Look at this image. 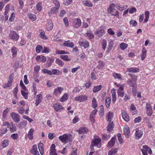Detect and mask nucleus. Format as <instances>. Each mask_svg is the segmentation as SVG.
I'll use <instances>...</instances> for the list:
<instances>
[{
	"label": "nucleus",
	"mask_w": 155,
	"mask_h": 155,
	"mask_svg": "<svg viewBox=\"0 0 155 155\" xmlns=\"http://www.w3.org/2000/svg\"><path fill=\"white\" fill-rule=\"evenodd\" d=\"M118 149L117 148H115L111 149L109 152L108 155H112L114 154L117 153L118 151Z\"/></svg>",
	"instance_id": "nucleus-43"
},
{
	"label": "nucleus",
	"mask_w": 155,
	"mask_h": 155,
	"mask_svg": "<svg viewBox=\"0 0 155 155\" xmlns=\"http://www.w3.org/2000/svg\"><path fill=\"white\" fill-rule=\"evenodd\" d=\"M121 114L122 116L123 119L126 122H128L129 121V117L125 110H122L121 111Z\"/></svg>",
	"instance_id": "nucleus-22"
},
{
	"label": "nucleus",
	"mask_w": 155,
	"mask_h": 155,
	"mask_svg": "<svg viewBox=\"0 0 155 155\" xmlns=\"http://www.w3.org/2000/svg\"><path fill=\"white\" fill-rule=\"evenodd\" d=\"M116 5L117 8L120 11H123L124 8L126 9L127 7V5H125L124 6H122L121 5H120V4L119 3H117Z\"/></svg>",
	"instance_id": "nucleus-34"
},
{
	"label": "nucleus",
	"mask_w": 155,
	"mask_h": 155,
	"mask_svg": "<svg viewBox=\"0 0 155 155\" xmlns=\"http://www.w3.org/2000/svg\"><path fill=\"white\" fill-rule=\"evenodd\" d=\"M101 139L99 137H95L91 142L92 145L91 147H93L94 146H96L98 148H101Z\"/></svg>",
	"instance_id": "nucleus-3"
},
{
	"label": "nucleus",
	"mask_w": 155,
	"mask_h": 155,
	"mask_svg": "<svg viewBox=\"0 0 155 155\" xmlns=\"http://www.w3.org/2000/svg\"><path fill=\"white\" fill-rule=\"evenodd\" d=\"M9 144V140H4L2 142L1 146L3 148L6 147Z\"/></svg>",
	"instance_id": "nucleus-36"
},
{
	"label": "nucleus",
	"mask_w": 155,
	"mask_h": 155,
	"mask_svg": "<svg viewBox=\"0 0 155 155\" xmlns=\"http://www.w3.org/2000/svg\"><path fill=\"white\" fill-rule=\"evenodd\" d=\"M107 120L108 122L111 121L113 117V113L112 112L109 111L107 115Z\"/></svg>",
	"instance_id": "nucleus-28"
},
{
	"label": "nucleus",
	"mask_w": 155,
	"mask_h": 155,
	"mask_svg": "<svg viewBox=\"0 0 155 155\" xmlns=\"http://www.w3.org/2000/svg\"><path fill=\"white\" fill-rule=\"evenodd\" d=\"M55 63L61 67L64 64L63 62L59 58H57L56 59Z\"/></svg>",
	"instance_id": "nucleus-50"
},
{
	"label": "nucleus",
	"mask_w": 155,
	"mask_h": 155,
	"mask_svg": "<svg viewBox=\"0 0 155 155\" xmlns=\"http://www.w3.org/2000/svg\"><path fill=\"white\" fill-rule=\"evenodd\" d=\"M31 153L34 155H40L38 151V150L37 146L34 145L31 150Z\"/></svg>",
	"instance_id": "nucleus-15"
},
{
	"label": "nucleus",
	"mask_w": 155,
	"mask_h": 155,
	"mask_svg": "<svg viewBox=\"0 0 155 155\" xmlns=\"http://www.w3.org/2000/svg\"><path fill=\"white\" fill-rule=\"evenodd\" d=\"M117 136L119 143L121 144H122L123 143V141L121 136V134H117Z\"/></svg>",
	"instance_id": "nucleus-60"
},
{
	"label": "nucleus",
	"mask_w": 155,
	"mask_h": 155,
	"mask_svg": "<svg viewBox=\"0 0 155 155\" xmlns=\"http://www.w3.org/2000/svg\"><path fill=\"white\" fill-rule=\"evenodd\" d=\"M9 110L8 108H6L3 112L2 113V117L4 119H6L7 118V114Z\"/></svg>",
	"instance_id": "nucleus-49"
},
{
	"label": "nucleus",
	"mask_w": 155,
	"mask_h": 155,
	"mask_svg": "<svg viewBox=\"0 0 155 155\" xmlns=\"http://www.w3.org/2000/svg\"><path fill=\"white\" fill-rule=\"evenodd\" d=\"M27 121L25 120L21 121L18 124L19 127L21 128L24 127L27 125Z\"/></svg>",
	"instance_id": "nucleus-37"
},
{
	"label": "nucleus",
	"mask_w": 155,
	"mask_h": 155,
	"mask_svg": "<svg viewBox=\"0 0 155 155\" xmlns=\"http://www.w3.org/2000/svg\"><path fill=\"white\" fill-rule=\"evenodd\" d=\"M130 24V25H132L133 26H135L137 24V22L136 20L131 19L129 22Z\"/></svg>",
	"instance_id": "nucleus-62"
},
{
	"label": "nucleus",
	"mask_w": 155,
	"mask_h": 155,
	"mask_svg": "<svg viewBox=\"0 0 155 155\" xmlns=\"http://www.w3.org/2000/svg\"><path fill=\"white\" fill-rule=\"evenodd\" d=\"M113 76L115 79H120L121 78V75L119 74L114 73L113 74Z\"/></svg>",
	"instance_id": "nucleus-59"
},
{
	"label": "nucleus",
	"mask_w": 155,
	"mask_h": 155,
	"mask_svg": "<svg viewBox=\"0 0 155 155\" xmlns=\"http://www.w3.org/2000/svg\"><path fill=\"white\" fill-rule=\"evenodd\" d=\"M50 155H57L56 153L55 146L54 144L51 145L50 148Z\"/></svg>",
	"instance_id": "nucleus-20"
},
{
	"label": "nucleus",
	"mask_w": 155,
	"mask_h": 155,
	"mask_svg": "<svg viewBox=\"0 0 155 155\" xmlns=\"http://www.w3.org/2000/svg\"><path fill=\"white\" fill-rule=\"evenodd\" d=\"M114 43L113 41H111L108 43L107 47V52H109L112 49Z\"/></svg>",
	"instance_id": "nucleus-42"
},
{
	"label": "nucleus",
	"mask_w": 155,
	"mask_h": 155,
	"mask_svg": "<svg viewBox=\"0 0 155 155\" xmlns=\"http://www.w3.org/2000/svg\"><path fill=\"white\" fill-rule=\"evenodd\" d=\"M81 24V20L79 18H74L73 20V26L76 28L80 27Z\"/></svg>",
	"instance_id": "nucleus-6"
},
{
	"label": "nucleus",
	"mask_w": 155,
	"mask_h": 155,
	"mask_svg": "<svg viewBox=\"0 0 155 155\" xmlns=\"http://www.w3.org/2000/svg\"><path fill=\"white\" fill-rule=\"evenodd\" d=\"M42 46L40 45H37L35 48V51L38 53H39L42 50Z\"/></svg>",
	"instance_id": "nucleus-47"
},
{
	"label": "nucleus",
	"mask_w": 155,
	"mask_h": 155,
	"mask_svg": "<svg viewBox=\"0 0 155 155\" xmlns=\"http://www.w3.org/2000/svg\"><path fill=\"white\" fill-rule=\"evenodd\" d=\"M128 45L127 44L124 42L121 43L120 45V47L122 50H124L127 48Z\"/></svg>",
	"instance_id": "nucleus-48"
},
{
	"label": "nucleus",
	"mask_w": 155,
	"mask_h": 155,
	"mask_svg": "<svg viewBox=\"0 0 155 155\" xmlns=\"http://www.w3.org/2000/svg\"><path fill=\"white\" fill-rule=\"evenodd\" d=\"M79 45L81 47H84V48H87L89 46V42L87 41H79Z\"/></svg>",
	"instance_id": "nucleus-14"
},
{
	"label": "nucleus",
	"mask_w": 155,
	"mask_h": 155,
	"mask_svg": "<svg viewBox=\"0 0 155 155\" xmlns=\"http://www.w3.org/2000/svg\"><path fill=\"white\" fill-rule=\"evenodd\" d=\"M97 106L98 104L95 98L94 97L92 100V106L94 108H95L97 107Z\"/></svg>",
	"instance_id": "nucleus-40"
},
{
	"label": "nucleus",
	"mask_w": 155,
	"mask_h": 155,
	"mask_svg": "<svg viewBox=\"0 0 155 155\" xmlns=\"http://www.w3.org/2000/svg\"><path fill=\"white\" fill-rule=\"evenodd\" d=\"M71 135L69 134H64L59 137V139L62 143H65L71 141L70 139Z\"/></svg>",
	"instance_id": "nucleus-1"
},
{
	"label": "nucleus",
	"mask_w": 155,
	"mask_h": 155,
	"mask_svg": "<svg viewBox=\"0 0 155 155\" xmlns=\"http://www.w3.org/2000/svg\"><path fill=\"white\" fill-rule=\"evenodd\" d=\"M7 128L9 129V131L11 132H15L17 130L16 125L12 126H8Z\"/></svg>",
	"instance_id": "nucleus-44"
},
{
	"label": "nucleus",
	"mask_w": 155,
	"mask_h": 155,
	"mask_svg": "<svg viewBox=\"0 0 155 155\" xmlns=\"http://www.w3.org/2000/svg\"><path fill=\"white\" fill-rule=\"evenodd\" d=\"M124 134L126 138H128L130 136L129 128L127 125H125L124 128Z\"/></svg>",
	"instance_id": "nucleus-13"
},
{
	"label": "nucleus",
	"mask_w": 155,
	"mask_h": 155,
	"mask_svg": "<svg viewBox=\"0 0 155 155\" xmlns=\"http://www.w3.org/2000/svg\"><path fill=\"white\" fill-rule=\"evenodd\" d=\"M107 45V42L106 40L103 39L102 42V48L104 50H105L106 48Z\"/></svg>",
	"instance_id": "nucleus-57"
},
{
	"label": "nucleus",
	"mask_w": 155,
	"mask_h": 155,
	"mask_svg": "<svg viewBox=\"0 0 155 155\" xmlns=\"http://www.w3.org/2000/svg\"><path fill=\"white\" fill-rule=\"evenodd\" d=\"M60 58L65 61H69L71 60L70 58H68V56L66 55H61Z\"/></svg>",
	"instance_id": "nucleus-39"
},
{
	"label": "nucleus",
	"mask_w": 155,
	"mask_h": 155,
	"mask_svg": "<svg viewBox=\"0 0 155 155\" xmlns=\"http://www.w3.org/2000/svg\"><path fill=\"white\" fill-rule=\"evenodd\" d=\"M113 123L112 121H110L109 122L107 126V130L109 132H111L113 129Z\"/></svg>",
	"instance_id": "nucleus-31"
},
{
	"label": "nucleus",
	"mask_w": 155,
	"mask_h": 155,
	"mask_svg": "<svg viewBox=\"0 0 155 155\" xmlns=\"http://www.w3.org/2000/svg\"><path fill=\"white\" fill-rule=\"evenodd\" d=\"M7 129L6 127L2 128L0 130V135L5 134L7 132Z\"/></svg>",
	"instance_id": "nucleus-55"
},
{
	"label": "nucleus",
	"mask_w": 155,
	"mask_h": 155,
	"mask_svg": "<svg viewBox=\"0 0 155 155\" xmlns=\"http://www.w3.org/2000/svg\"><path fill=\"white\" fill-rule=\"evenodd\" d=\"M143 135V132L141 130H139L138 129H136L135 134V138L136 140H139L142 137Z\"/></svg>",
	"instance_id": "nucleus-8"
},
{
	"label": "nucleus",
	"mask_w": 155,
	"mask_h": 155,
	"mask_svg": "<svg viewBox=\"0 0 155 155\" xmlns=\"http://www.w3.org/2000/svg\"><path fill=\"white\" fill-rule=\"evenodd\" d=\"M38 148L41 155H43L44 154L43 144L42 143H39L38 145Z\"/></svg>",
	"instance_id": "nucleus-27"
},
{
	"label": "nucleus",
	"mask_w": 155,
	"mask_h": 155,
	"mask_svg": "<svg viewBox=\"0 0 155 155\" xmlns=\"http://www.w3.org/2000/svg\"><path fill=\"white\" fill-rule=\"evenodd\" d=\"M18 51L17 48L14 46L11 48V52L12 53V56L13 58H15L16 56Z\"/></svg>",
	"instance_id": "nucleus-23"
},
{
	"label": "nucleus",
	"mask_w": 155,
	"mask_h": 155,
	"mask_svg": "<svg viewBox=\"0 0 155 155\" xmlns=\"http://www.w3.org/2000/svg\"><path fill=\"white\" fill-rule=\"evenodd\" d=\"M115 5L114 3H112L110 5L109 7L107 8V11L108 13L109 14L115 9Z\"/></svg>",
	"instance_id": "nucleus-25"
},
{
	"label": "nucleus",
	"mask_w": 155,
	"mask_h": 155,
	"mask_svg": "<svg viewBox=\"0 0 155 155\" xmlns=\"http://www.w3.org/2000/svg\"><path fill=\"white\" fill-rule=\"evenodd\" d=\"M139 68H130L128 71L130 72L136 73L139 71Z\"/></svg>",
	"instance_id": "nucleus-61"
},
{
	"label": "nucleus",
	"mask_w": 155,
	"mask_h": 155,
	"mask_svg": "<svg viewBox=\"0 0 155 155\" xmlns=\"http://www.w3.org/2000/svg\"><path fill=\"white\" fill-rule=\"evenodd\" d=\"M63 90V88L61 87H58L55 88L53 92V94L56 96L60 95Z\"/></svg>",
	"instance_id": "nucleus-9"
},
{
	"label": "nucleus",
	"mask_w": 155,
	"mask_h": 155,
	"mask_svg": "<svg viewBox=\"0 0 155 155\" xmlns=\"http://www.w3.org/2000/svg\"><path fill=\"white\" fill-rule=\"evenodd\" d=\"M87 99V97L86 95H81L76 97L75 98L76 101L79 102H83Z\"/></svg>",
	"instance_id": "nucleus-7"
},
{
	"label": "nucleus",
	"mask_w": 155,
	"mask_h": 155,
	"mask_svg": "<svg viewBox=\"0 0 155 155\" xmlns=\"http://www.w3.org/2000/svg\"><path fill=\"white\" fill-rule=\"evenodd\" d=\"M136 109V108L135 106L133 104H131L130 107V110H131L134 111V112H133V114H135L137 113V111Z\"/></svg>",
	"instance_id": "nucleus-45"
},
{
	"label": "nucleus",
	"mask_w": 155,
	"mask_h": 155,
	"mask_svg": "<svg viewBox=\"0 0 155 155\" xmlns=\"http://www.w3.org/2000/svg\"><path fill=\"white\" fill-rule=\"evenodd\" d=\"M34 130L33 129H31L28 132V137L30 140H31L33 138V133Z\"/></svg>",
	"instance_id": "nucleus-30"
},
{
	"label": "nucleus",
	"mask_w": 155,
	"mask_h": 155,
	"mask_svg": "<svg viewBox=\"0 0 155 155\" xmlns=\"http://www.w3.org/2000/svg\"><path fill=\"white\" fill-rule=\"evenodd\" d=\"M110 135L104 134L102 136V138L103 140H107L110 138Z\"/></svg>",
	"instance_id": "nucleus-52"
},
{
	"label": "nucleus",
	"mask_w": 155,
	"mask_h": 155,
	"mask_svg": "<svg viewBox=\"0 0 155 155\" xmlns=\"http://www.w3.org/2000/svg\"><path fill=\"white\" fill-rule=\"evenodd\" d=\"M53 27V23L51 20L48 21L46 28L47 30L50 31L52 30Z\"/></svg>",
	"instance_id": "nucleus-19"
},
{
	"label": "nucleus",
	"mask_w": 155,
	"mask_h": 155,
	"mask_svg": "<svg viewBox=\"0 0 155 155\" xmlns=\"http://www.w3.org/2000/svg\"><path fill=\"white\" fill-rule=\"evenodd\" d=\"M42 100V97L41 94H39L37 95L35 103L36 106H38L40 104Z\"/></svg>",
	"instance_id": "nucleus-18"
},
{
	"label": "nucleus",
	"mask_w": 155,
	"mask_h": 155,
	"mask_svg": "<svg viewBox=\"0 0 155 155\" xmlns=\"http://www.w3.org/2000/svg\"><path fill=\"white\" fill-rule=\"evenodd\" d=\"M24 91L21 90V94L25 99H27L28 98V94Z\"/></svg>",
	"instance_id": "nucleus-63"
},
{
	"label": "nucleus",
	"mask_w": 155,
	"mask_h": 155,
	"mask_svg": "<svg viewBox=\"0 0 155 155\" xmlns=\"http://www.w3.org/2000/svg\"><path fill=\"white\" fill-rule=\"evenodd\" d=\"M28 15L29 18L32 20V21L35 20L37 19L36 16L35 14L31 13H29L28 14Z\"/></svg>",
	"instance_id": "nucleus-32"
},
{
	"label": "nucleus",
	"mask_w": 155,
	"mask_h": 155,
	"mask_svg": "<svg viewBox=\"0 0 155 155\" xmlns=\"http://www.w3.org/2000/svg\"><path fill=\"white\" fill-rule=\"evenodd\" d=\"M63 45L64 46L70 47L71 48H73L74 46V44L70 40L65 41Z\"/></svg>",
	"instance_id": "nucleus-16"
},
{
	"label": "nucleus",
	"mask_w": 155,
	"mask_h": 155,
	"mask_svg": "<svg viewBox=\"0 0 155 155\" xmlns=\"http://www.w3.org/2000/svg\"><path fill=\"white\" fill-rule=\"evenodd\" d=\"M143 148L141 149V150L143 155H148L147 151L150 149V148L148 147L147 145H144L142 146Z\"/></svg>",
	"instance_id": "nucleus-21"
},
{
	"label": "nucleus",
	"mask_w": 155,
	"mask_h": 155,
	"mask_svg": "<svg viewBox=\"0 0 155 155\" xmlns=\"http://www.w3.org/2000/svg\"><path fill=\"white\" fill-rule=\"evenodd\" d=\"M15 13L13 12L11 14V16L9 18V21L10 22H13L14 21L15 18Z\"/></svg>",
	"instance_id": "nucleus-56"
},
{
	"label": "nucleus",
	"mask_w": 155,
	"mask_h": 155,
	"mask_svg": "<svg viewBox=\"0 0 155 155\" xmlns=\"http://www.w3.org/2000/svg\"><path fill=\"white\" fill-rule=\"evenodd\" d=\"M105 102L106 107L107 108H109L111 102V98L110 97H106Z\"/></svg>",
	"instance_id": "nucleus-26"
},
{
	"label": "nucleus",
	"mask_w": 155,
	"mask_h": 155,
	"mask_svg": "<svg viewBox=\"0 0 155 155\" xmlns=\"http://www.w3.org/2000/svg\"><path fill=\"white\" fill-rule=\"evenodd\" d=\"M85 36L88 37L89 39H92L94 37L93 34L91 32L88 33L87 32V33L85 34Z\"/></svg>",
	"instance_id": "nucleus-54"
},
{
	"label": "nucleus",
	"mask_w": 155,
	"mask_h": 155,
	"mask_svg": "<svg viewBox=\"0 0 155 155\" xmlns=\"http://www.w3.org/2000/svg\"><path fill=\"white\" fill-rule=\"evenodd\" d=\"M39 36L40 37L43 39L46 40L47 39V38L45 36V33L44 32H41L39 34Z\"/></svg>",
	"instance_id": "nucleus-58"
},
{
	"label": "nucleus",
	"mask_w": 155,
	"mask_h": 155,
	"mask_svg": "<svg viewBox=\"0 0 155 155\" xmlns=\"http://www.w3.org/2000/svg\"><path fill=\"white\" fill-rule=\"evenodd\" d=\"M88 129L85 127H81L77 131L79 134H86L88 131Z\"/></svg>",
	"instance_id": "nucleus-17"
},
{
	"label": "nucleus",
	"mask_w": 155,
	"mask_h": 155,
	"mask_svg": "<svg viewBox=\"0 0 155 155\" xmlns=\"http://www.w3.org/2000/svg\"><path fill=\"white\" fill-rule=\"evenodd\" d=\"M111 15L114 16H118V17L119 16V12L117 11L116 9H114L111 12L109 13Z\"/></svg>",
	"instance_id": "nucleus-51"
},
{
	"label": "nucleus",
	"mask_w": 155,
	"mask_h": 155,
	"mask_svg": "<svg viewBox=\"0 0 155 155\" xmlns=\"http://www.w3.org/2000/svg\"><path fill=\"white\" fill-rule=\"evenodd\" d=\"M147 51L144 48H143L141 54V59L142 60H143L146 57Z\"/></svg>",
	"instance_id": "nucleus-33"
},
{
	"label": "nucleus",
	"mask_w": 155,
	"mask_h": 155,
	"mask_svg": "<svg viewBox=\"0 0 155 155\" xmlns=\"http://www.w3.org/2000/svg\"><path fill=\"white\" fill-rule=\"evenodd\" d=\"M102 86L101 85H100L99 86H94L93 89V91L94 93H96L100 91Z\"/></svg>",
	"instance_id": "nucleus-38"
},
{
	"label": "nucleus",
	"mask_w": 155,
	"mask_h": 155,
	"mask_svg": "<svg viewBox=\"0 0 155 155\" xmlns=\"http://www.w3.org/2000/svg\"><path fill=\"white\" fill-rule=\"evenodd\" d=\"M68 96L67 94H65L61 98L60 101L61 102L66 101L68 99Z\"/></svg>",
	"instance_id": "nucleus-41"
},
{
	"label": "nucleus",
	"mask_w": 155,
	"mask_h": 155,
	"mask_svg": "<svg viewBox=\"0 0 155 155\" xmlns=\"http://www.w3.org/2000/svg\"><path fill=\"white\" fill-rule=\"evenodd\" d=\"M9 38L15 41H17L19 39V36L15 31L11 30L8 35Z\"/></svg>",
	"instance_id": "nucleus-4"
},
{
	"label": "nucleus",
	"mask_w": 155,
	"mask_h": 155,
	"mask_svg": "<svg viewBox=\"0 0 155 155\" xmlns=\"http://www.w3.org/2000/svg\"><path fill=\"white\" fill-rule=\"evenodd\" d=\"M45 73H47L51 75L52 74H57V70L56 69H53L52 71H49L46 69H43L42 70Z\"/></svg>",
	"instance_id": "nucleus-24"
},
{
	"label": "nucleus",
	"mask_w": 155,
	"mask_h": 155,
	"mask_svg": "<svg viewBox=\"0 0 155 155\" xmlns=\"http://www.w3.org/2000/svg\"><path fill=\"white\" fill-rule=\"evenodd\" d=\"M53 61L54 60L52 59H49L46 64V67H50L51 66V63L53 62Z\"/></svg>",
	"instance_id": "nucleus-64"
},
{
	"label": "nucleus",
	"mask_w": 155,
	"mask_h": 155,
	"mask_svg": "<svg viewBox=\"0 0 155 155\" xmlns=\"http://www.w3.org/2000/svg\"><path fill=\"white\" fill-rule=\"evenodd\" d=\"M116 139V137L115 136L111 138L110 140L107 143V147L108 148H111L114 145Z\"/></svg>",
	"instance_id": "nucleus-12"
},
{
	"label": "nucleus",
	"mask_w": 155,
	"mask_h": 155,
	"mask_svg": "<svg viewBox=\"0 0 155 155\" xmlns=\"http://www.w3.org/2000/svg\"><path fill=\"white\" fill-rule=\"evenodd\" d=\"M128 74L131 77V78L128 80L127 81L128 84L130 86L133 87H136L137 77L135 76H133L130 73H129Z\"/></svg>",
	"instance_id": "nucleus-2"
},
{
	"label": "nucleus",
	"mask_w": 155,
	"mask_h": 155,
	"mask_svg": "<svg viewBox=\"0 0 155 155\" xmlns=\"http://www.w3.org/2000/svg\"><path fill=\"white\" fill-rule=\"evenodd\" d=\"M59 8L56 7H52L50 12H49L48 13L50 14H56L58 11V9Z\"/></svg>",
	"instance_id": "nucleus-35"
},
{
	"label": "nucleus",
	"mask_w": 155,
	"mask_h": 155,
	"mask_svg": "<svg viewBox=\"0 0 155 155\" xmlns=\"http://www.w3.org/2000/svg\"><path fill=\"white\" fill-rule=\"evenodd\" d=\"M84 5L86 6L89 7H92L93 4L92 3L88 0H84L82 2Z\"/></svg>",
	"instance_id": "nucleus-29"
},
{
	"label": "nucleus",
	"mask_w": 155,
	"mask_h": 155,
	"mask_svg": "<svg viewBox=\"0 0 155 155\" xmlns=\"http://www.w3.org/2000/svg\"><path fill=\"white\" fill-rule=\"evenodd\" d=\"M13 120L15 123H18L20 120V117L19 115L17 113L13 112L10 114Z\"/></svg>",
	"instance_id": "nucleus-5"
},
{
	"label": "nucleus",
	"mask_w": 155,
	"mask_h": 155,
	"mask_svg": "<svg viewBox=\"0 0 155 155\" xmlns=\"http://www.w3.org/2000/svg\"><path fill=\"white\" fill-rule=\"evenodd\" d=\"M95 35H97L99 37H101L105 33V31L103 27L101 26L100 28V30H97L95 32Z\"/></svg>",
	"instance_id": "nucleus-11"
},
{
	"label": "nucleus",
	"mask_w": 155,
	"mask_h": 155,
	"mask_svg": "<svg viewBox=\"0 0 155 155\" xmlns=\"http://www.w3.org/2000/svg\"><path fill=\"white\" fill-rule=\"evenodd\" d=\"M42 3L41 2L38 3L36 5V8L37 10L39 12L41 11L42 9Z\"/></svg>",
	"instance_id": "nucleus-46"
},
{
	"label": "nucleus",
	"mask_w": 155,
	"mask_h": 155,
	"mask_svg": "<svg viewBox=\"0 0 155 155\" xmlns=\"http://www.w3.org/2000/svg\"><path fill=\"white\" fill-rule=\"evenodd\" d=\"M54 109L56 111L61 112L64 109V108L62 106L59 104H55L53 105Z\"/></svg>",
	"instance_id": "nucleus-10"
},
{
	"label": "nucleus",
	"mask_w": 155,
	"mask_h": 155,
	"mask_svg": "<svg viewBox=\"0 0 155 155\" xmlns=\"http://www.w3.org/2000/svg\"><path fill=\"white\" fill-rule=\"evenodd\" d=\"M112 102L114 104L117 99L116 92H114L112 93Z\"/></svg>",
	"instance_id": "nucleus-53"
}]
</instances>
